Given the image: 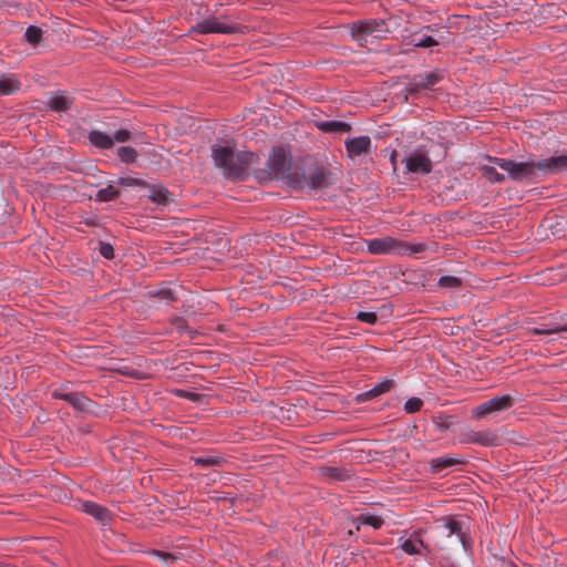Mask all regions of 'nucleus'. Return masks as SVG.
Returning a JSON list of instances; mask_svg holds the SVG:
<instances>
[{
  "label": "nucleus",
  "instance_id": "obj_14",
  "mask_svg": "<svg viewBox=\"0 0 567 567\" xmlns=\"http://www.w3.org/2000/svg\"><path fill=\"white\" fill-rule=\"evenodd\" d=\"M537 171L543 174H556L567 171V155L553 156L536 162Z\"/></svg>",
  "mask_w": 567,
  "mask_h": 567
},
{
  "label": "nucleus",
  "instance_id": "obj_21",
  "mask_svg": "<svg viewBox=\"0 0 567 567\" xmlns=\"http://www.w3.org/2000/svg\"><path fill=\"white\" fill-rule=\"evenodd\" d=\"M87 137L93 146L101 150H110L114 145L112 136L99 130H92Z\"/></svg>",
  "mask_w": 567,
  "mask_h": 567
},
{
  "label": "nucleus",
  "instance_id": "obj_41",
  "mask_svg": "<svg viewBox=\"0 0 567 567\" xmlns=\"http://www.w3.org/2000/svg\"><path fill=\"white\" fill-rule=\"evenodd\" d=\"M449 420H450L449 416H437L434 419V424L439 431L443 432V431L449 430L451 426V423Z\"/></svg>",
  "mask_w": 567,
  "mask_h": 567
},
{
  "label": "nucleus",
  "instance_id": "obj_28",
  "mask_svg": "<svg viewBox=\"0 0 567 567\" xmlns=\"http://www.w3.org/2000/svg\"><path fill=\"white\" fill-rule=\"evenodd\" d=\"M322 474L332 481L339 482L346 481L350 477L347 470L334 466L323 468Z\"/></svg>",
  "mask_w": 567,
  "mask_h": 567
},
{
  "label": "nucleus",
  "instance_id": "obj_43",
  "mask_svg": "<svg viewBox=\"0 0 567 567\" xmlns=\"http://www.w3.org/2000/svg\"><path fill=\"white\" fill-rule=\"evenodd\" d=\"M100 252L106 259H112L114 257V249L110 244L101 243Z\"/></svg>",
  "mask_w": 567,
  "mask_h": 567
},
{
  "label": "nucleus",
  "instance_id": "obj_1",
  "mask_svg": "<svg viewBox=\"0 0 567 567\" xmlns=\"http://www.w3.org/2000/svg\"><path fill=\"white\" fill-rule=\"evenodd\" d=\"M212 157L215 166L233 178L240 177L254 161L252 153L235 152L233 146L219 144L212 146Z\"/></svg>",
  "mask_w": 567,
  "mask_h": 567
},
{
  "label": "nucleus",
  "instance_id": "obj_42",
  "mask_svg": "<svg viewBox=\"0 0 567 567\" xmlns=\"http://www.w3.org/2000/svg\"><path fill=\"white\" fill-rule=\"evenodd\" d=\"M425 250H426V245L423 243H420V244H409L408 243V249L405 250V256L423 252Z\"/></svg>",
  "mask_w": 567,
  "mask_h": 567
},
{
  "label": "nucleus",
  "instance_id": "obj_35",
  "mask_svg": "<svg viewBox=\"0 0 567 567\" xmlns=\"http://www.w3.org/2000/svg\"><path fill=\"white\" fill-rule=\"evenodd\" d=\"M357 319L361 322L374 324L378 321V316L372 311H360L357 315Z\"/></svg>",
  "mask_w": 567,
  "mask_h": 567
},
{
  "label": "nucleus",
  "instance_id": "obj_27",
  "mask_svg": "<svg viewBox=\"0 0 567 567\" xmlns=\"http://www.w3.org/2000/svg\"><path fill=\"white\" fill-rule=\"evenodd\" d=\"M72 103H73V100L70 96L64 95V94L54 95L48 102L50 109L53 111H56V112L68 111L70 109V106L72 105Z\"/></svg>",
  "mask_w": 567,
  "mask_h": 567
},
{
  "label": "nucleus",
  "instance_id": "obj_40",
  "mask_svg": "<svg viewBox=\"0 0 567 567\" xmlns=\"http://www.w3.org/2000/svg\"><path fill=\"white\" fill-rule=\"evenodd\" d=\"M120 184L125 186H138V187H146L147 183L140 178H133V177H124L120 179Z\"/></svg>",
  "mask_w": 567,
  "mask_h": 567
},
{
  "label": "nucleus",
  "instance_id": "obj_6",
  "mask_svg": "<svg viewBox=\"0 0 567 567\" xmlns=\"http://www.w3.org/2000/svg\"><path fill=\"white\" fill-rule=\"evenodd\" d=\"M367 249L372 255L405 256L408 243L386 236L368 240Z\"/></svg>",
  "mask_w": 567,
  "mask_h": 567
},
{
  "label": "nucleus",
  "instance_id": "obj_38",
  "mask_svg": "<svg viewBox=\"0 0 567 567\" xmlns=\"http://www.w3.org/2000/svg\"><path fill=\"white\" fill-rule=\"evenodd\" d=\"M153 296L161 300H165L166 302H172L176 299L174 291L171 289H161L154 292Z\"/></svg>",
  "mask_w": 567,
  "mask_h": 567
},
{
  "label": "nucleus",
  "instance_id": "obj_4",
  "mask_svg": "<svg viewBox=\"0 0 567 567\" xmlns=\"http://www.w3.org/2000/svg\"><path fill=\"white\" fill-rule=\"evenodd\" d=\"M496 166L507 172L514 181L532 179L536 176V162H515L506 158H489Z\"/></svg>",
  "mask_w": 567,
  "mask_h": 567
},
{
  "label": "nucleus",
  "instance_id": "obj_13",
  "mask_svg": "<svg viewBox=\"0 0 567 567\" xmlns=\"http://www.w3.org/2000/svg\"><path fill=\"white\" fill-rule=\"evenodd\" d=\"M53 398L61 399L81 412H92L95 403L80 392H63L61 390L52 393Z\"/></svg>",
  "mask_w": 567,
  "mask_h": 567
},
{
  "label": "nucleus",
  "instance_id": "obj_31",
  "mask_svg": "<svg viewBox=\"0 0 567 567\" xmlns=\"http://www.w3.org/2000/svg\"><path fill=\"white\" fill-rule=\"evenodd\" d=\"M482 172L484 177L492 183H502L505 179V176L499 174L494 166L484 165Z\"/></svg>",
  "mask_w": 567,
  "mask_h": 567
},
{
  "label": "nucleus",
  "instance_id": "obj_5",
  "mask_svg": "<svg viewBox=\"0 0 567 567\" xmlns=\"http://www.w3.org/2000/svg\"><path fill=\"white\" fill-rule=\"evenodd\" d=\"M244 25L229 22L226 20H220L216 17H209L199 21L194 28L193 31L200 34L208 33H220V34H234L240 33L244 31Z\"/></svg>",
  "mask_w": 567,
  "mask_h": 567
},
{
  "label": "nucleus",
  "instance_id": "obj_25",
  "mask_svg": "<svg viewBox=\"0 0 567 567\" xmlns=\"http://www.w3.org/2000/svg\"><path fill=\"white\" fill-rule=\"evenodd\" d=\"M559 332H567V323L565 324H557V323H549V324H542L540 327H535L532 329H528V333L532 336H538V334H553V333H559Z\"/></svg>",
  "mask_w": 567,
  "mask_h": 567
},
{
  "label": "nucleus",
  "instance_id": "obj_12",
  "mask_svg": "<svg viewBox=\"0 0 567 567\" xmlns=\"http://www.w3.org/2000/svg\"><path fill=\"white\" fill-rule=\"evenodd\" d=\"M403 162L406 171L414 174L426 175L433 168L431 158L420 151L412 152Z\"/></svg>",
  "mask_w": 567,
  "mask_h": 567
},
{
  "label": "nucleus",
  "instance_id": "obj_3",
  "mask_svg": "<svg viewBox=\"0 0 567 567\" xmlns=\"http://www.w3.org/2000/svg\"><path fill=\"white\" fill-rule=\"evenodd\" d=\"M389 32L386 23L382 19H370L358 21L351 25V35L361 45L368 42L369 38L381 39Z\"/></svg>",
  "mask_w": 567,
  "mask_h": 567
},
{
  "label": "nucleus",
  "instance_id": "obj_39",
  "mask_svg": "<svg viewBox=\"0 0 567 567\" xmlns=\"http://www.w3.org/2000/svg\"><path fill=\"white\" fill-rule=\"evenodd\" d=\"M416 48H431L439 44V41L432 37H424L417 41L413 42Z\"/></svg>",
  "mask_w": 567,
  "mask_h": 567
},
{
  "label": "nucleus",
  "instance_id": "obj_26",
  "mask_svg": "<svg viewBox=\"0 0 567 567\" xmlns=\"http://www.w3.org/2000/svg\"><path fill=\"white\" fill-rule=\"evenodd\" d=\"M194 464L198 467L206 468L209 466H221L226 461L220 455H204L192 457Z\"/></svg>",
  "mask_w": 567,
  "mask_h": 567
},
{
  "label": "nucleus",
  "instance_id": "obj_9",
  "mask_svg": "<svg viewBox=\"0 0 567 567\" xmlns=\"http://www.w3.org/2000/svg\"><path fill=\"white\" fill-rule=\"evenodd\" d=\"M442 80L443 73L437 70L424 74H416L406 85L405 92L410 95H415L422 90L432 89Z\"/></svg>",
  "mask_w": 567,
  "mask_h": 567
},
{
  "label": "nucleus",
  "instance_id": "obj_23",
  "mask_svg": "<svg viewBox=\"0 0 567 567\" xmlns=\"http://www.w3.org/2000/svg\"><path fill=\"white\" fill-rule=\"evenodd\" d=\"M20 82L11 74L0 75V94L9 95L18 91Z\"/></svg>",
  "mask_w": 567,
  "mask_h": 567
},
{
  "label": "nucleus",
  "instance_id": "obj_16",
  "mask_svg": "<svg viewBox=\"0 0 567 567\" xmlns=\"http://www.w3.org/2000/svg\"><path fill=\"white\" fill-rule=\"evenodd\" d=\"M80 509L85 514L91 515L103 525H107L112 522V513L106 507L94 502H82Z\"/></svg>",
  "mask_w": 567,
  "mask_h": 567
},
{
  "label": "nucleus",
  "instance_id": "obj_15",
  "mask_svg": "<svg viewBox=\"0 0 567 567\" xmlns=\"http://www.w3.org/2000/svg\"><path fill=\"white\" fill-rule=\"evenodd\" d=\"M401 540V549L408 555L422 554V549L426 551V555L432 553V548L429 544H425L421 538V532H415L410 538Z\"/></svg>",
  "mask_w": 567,
  "mask_h": 567
},
{
  "label": "nucleus",
  "instance_id": "obj_18",
  "mask_svg": "<svg viewBox=\"0 0 567 567\" xmlns=\"http://www.w3.org/2000/svg\"><path fill=\"white\" fill-rule=\"evenodd\" d=\"M145 188H147L150 192V200L155 204L165 206L174 200L173 194L162 184L147 183Z\"/></svg>",
  "mask_w": 567,
  "mask_h": 567
},
{
  "label": "nucleus",
  "instance_id": "obj_33",
  "mask_svg": "<svg viewBox=\"0 0 567 567\" xmlns=\"http://www.w3.org/2000/svg\"><path fill=\"white\" fill-rule=\"evenodd\" d=\"M439 286L442 288H460L462 279L456 276H442L439 280Z\"/></svg>",
  "mask_w": 567,
  "mask_h": 567
},
{
  "label": "nucleus",
  "instance_id": "obj_22",
  "mask_svg": "<svg viewBox=\"0 0 567 567\" xmlns=\"http://www.w3.org/2000/svg\"><path fill=\"white\" fill-rule=\"evenodd\" d=\"M355 523V530H360V525H368L373 527L374 529H379L383 526L384 520L382 517L372 515V514H361L357 518L353 519Z\"/></svg>",
  "mask_w": 567,
  "mask_h": 567
},
{
  "label": "nucleus",
  "instance_id": "obj_17",
  "mask_svg": "<svg viewBox=\"0 0 567 567\" xmlns=\"http://www.w3.org/2000/svg\"><path fill=\"white\" fill-rule=\"evenodd\" d=\"M346 150L351 158L359 157L370 153L371 138L369 136H358L346 141Z\"/></svg>",
  "mask_w": 567,
  "mask_h": 567
},
{
  "label": "nucleus",
  "instance_id": "obj_11",
  "mask_svg": "<svg viewBox=\"0 0 567 567\" xmlns=\"http://www.w3.org/2000/svg\"><path fill=\"white\" fill-rule=\"evenodd\" d=\"M303 178L306 184L313 189H322L332 184L331 173L323 166L309 167Z\"/></svg>",
  "mask_w": 567,
  "mask_h": 567
},
{
  "label": "nucleus",
  "instance_id": "obj_29",
  "mask_svg": "<svg viewBox=\"0 0 567 567\" xmlns=\"http://www.w3.org/2000/svg\"><path fill=\"white\" fill-rule=\"evenodd\" d=\"M117 157L125 164H132L136 161L138 154L132 146H121L116 150Z\"/></svg>",
  "mask_w": 567,
  "mask_h": 567
},
{
  "label": "nucleus",
  "instance_id": "obj_30",
  "mask_svg": "<svg viewBox=\"0 0 567 567\" xmlns=\"http://www.w3.org/2000/svg\"><path fill=\"white\" fill-rule=\"evenodd\" d=\"M118 195V189L112 185H109L107 187L102 188L97 192L96 199L100 202H111L115 199Z\"/></svg>",
  "mask_w": 567,
  "mask_h": 567
},
{
  "label": "nucleus",
  "instance_id": "obj_36",
  "mask_svg": "<svg viewBox=\"0 0 567 567\" xmlns=\"http://www.w3.org/2000/svg\"><path fill=\"white\" fill-rule=\"evenodd\" d=\"M152 555L162 560L166 565H171L176 561V556H174L171 553L161 551V550H154L152 551Z\"/></svg>",
  "mask_w": 567,
  "mask_h": 567
},
{
  "label": "nucleus",
  "instance_id": "obj_19",
  "mask_svg": "<svg viewBox=\"0 0 567 567\" xmlns=\"http://www.w3.org/2000/svg\"><path fill=\"white\" fill-rule=\"evenodd\" d=\"M464 463V460L460 455H445L439 456L430 460V470L432 473L437 474L445 468L453 467L456 465H461Z\"/></svg>",
  "mask_w": 567,
  "mask_h": 567
},
{
  "label": "nucleus",
  "instance_id": "obj_37",
  "mask_svg": "<svg viewBox=\"0 0 567 567\" xmlns=\"http://www.w3.org/2000/svg\"><path fill=\"white\" fill-rule=\"evenodd\" d=\"M112 138L114 140V143H125L131 140V132L125 128L117 130L112 135Z\"/></svg>",
  "mask_w": 567,
  "mask_h": 567
},
{
  "label": "nucleus",
  "instance_id": "obj_20",
  "mask_svg": "<svg viewBox=\"0 0 567 567\" xmlns=\"http://www.w3.org/2000/svg\"><path fill=\"white\" fill-rule=\"evenodd\" d=\"M393 386H394V381L391 380V379H385V380L379 382L378 384H375L369 391L360 394L358 396V400L359 401H367V400L374 399L377 396H380V395L389 392Z\"/></svg>",
  "mask_w": 567,
  "mask_h": 567
},
{
  "label": "nucleus",
  "instance_id": "obj_24",
  "mask_svg": "<svg viewBox=\"0 0 567 567\" xmlns=\"http://www.w3.org/2000/svg\"><path fill=\"white\" fill-rule=\"evenodd\" d=\"M318 128L328 133H344L351 130V126L341 121H323L317 124Z\"/></svg>",
  "mask_w": 567,
  "mask_h": 567
},
{
  "label": "nucleus",
  "instance_id": "obj_2",
  "mask_svg": "<svg viewBox=\"0 0 567 567\" xmlns=\"http://www.w3.org/2000/svg\"><path fill=\"white\" fill-rule=\"evenodd\" d=\"M432 533V550H447L457 545H462L465 550L470 548V542L466 534L462 529V524L454 517H443L439 519Z\"/></svg>",
  "mask_w": 567,
  "mask_h": 567
},
{
  "label": "nucleus",
  "instance_id": "obj_45",
  "mask_svg": "<svg viewBox=\"0 0 567 567\" xmlns=\"http://www.w3.org/2000/svg\"><path fill=\"white\" fill-rule=\"evenodd\" d=\"M183 396H185V398H193V396H194V394H192V393H187V394H183Z\"/></svg>",
  "mask_w": 567,
  "mask_h": 567
},
{
  "label": "nucleus",
  "instance_id": "obj_44",
  "mask_svg": "<svg viewBox=\"0 0 567 567\" xmlns=\"http://www.w3.org/2000/svg\"><path fill=\"white\" fill-rule=\"evenodd\" d=\"M354 532H357V530H355V529H354V530H353V529H349V530H348V535H349V536H352V535L354 534Z\"/></svg>",
  "mask_w": 567,
  "mask_h": 567
},
{
  "label": "nucleus",
  "instance_id": "obj_8",
  "mask_svg": "<svg viewBox=\"0 0 567 567\" xmlns=\"http://www.w3.org/2000/svg\"><path fill=\"white\" fill-rule=\"evenodd\" d=\"M513 405L514 398L512 395L504 394L502 396H495L476 406L473 410V417L480 420L488 414L506 411Z\"/></svg>",
  "mask_w": 567,
  "mask_h": 567
},
{
  "label": "nucleus",
  "instance_id": "obj_34",
  "mask_svg": "<svg viewBox=\"0 0 567 567\" xmlns=\"http://www.w3.org/2000/svg\"><path fill=\"white\" fill-rule=\"evenodd\" d=\"M423 406V401L419 398H410L404 403V410L406 413L412 414L419 412Z\"/></svg>",
  "mask_w": 567,
  "mask_h": 567
},
{
  "label": "nucleus",
  "instance_id": "obj_32",
  "mask_svg": "<svg viewBox=\"0 0 567 567\" xmlns=\"http://www.w3.org/2000/svg\"><path fill=\"white\" fill-rule=\"evenodd\" d=\"M24 35H25V40L30 44L37 45L41 41L42 30L39 27L30 25L27 28Z\"/></svg>",
  "mask_w": 567,
  "mask_h": 567
},
{
  "label": "nucleus",
  "instance_id": "obj_7",
  "mask_svg": "<svg viewBox=\"0 0 567 567\" xmlns=\"http://www.w3.org/2000/svg\"><path fill=\"white\" fill-rule=\"evenodd\" d=\"M458 440L462 444H477L481 446H496L501 442L499 435L493 430L474 431L465 429L460 433Z\"/></svg>",
  "mask_w": 567,
  "mask_h": 567
},
{
  "label": "nucleus",
  "instance_id": "obj_10",
  "mask_svg": "<svg viewBox=\"0 0 567 567\" xmlns=\"http://www.w3.org/2000/svg\"><path fill=\"white\" fill-rule=\"evenodd\" d=\"M290 167V161L287 158L282 147L274 148L272 154L267 162V171L271 178L281 179L286 176Z\"/></svg>",
  "mask_w": 567,
  "mask_h": 567
}]
</instances>
